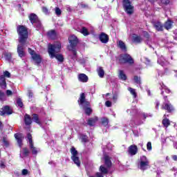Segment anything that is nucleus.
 <instances>
[{
    "instance_id": "37998d69",
    "label": "nucleus",
    "mask_w": 177,
    "mask_h": 177,
    "mask_svg": "<svg viewBox=\"0 0 177 177\" xmlns=\"http://www.w3.org/2000/svg\"><path fill=\"white\" fill-rule=\"evenodd\" d=\"M147 149L148 151H151L153 147L151 146V142H148L147 144Z\"/></svg>"
},
{
    "instance_id": "1a4fd4ad",
    "label": "nucleus",
    "mask_w": 177,
    "mask_h": 177,
    "mask_svg": "<svg viewBox=\"0 0 177 177\" xmlns=\"http://www.w3.org/2000/svg\"><path fill=\"white\" fill-rule=\"evenodd\" d=\"M149 164L150 162L145 156H142L140 158V169H142V171H145V169H147V167H149Z\"/></svg>"
},
{
    "instance_id": "0e129e2a",
    "label": "nucleus",
    "mask_w": 177,
    "mask_h": 177,
    "mask_svg": "<svg viewBox=\"0 0 177 177\" xmlns=\"http://www.w3.org/2000/svg\"><path fill=\"white\" fill-rule=\"evenodd\" d=\"M172 159L174 160V161H177V156L176 155H174L172 156Z\"/></svg>"
},
{
    "instance_id": "a878e982",
    "label": "nucleus",
    "mask_w": 177,
    "mask_h": 177,
    "mask_svg": "<svg viewBox=\"0 0 177 177\" xmlns=\"http://www.w3.org/2000/svg\"><path fill=\"white\" fill-rule=\"evenodd\" d=\"M133 42H135L136 44H140L142 41H143V39L139 35H137L136 34H133Z\"/></svg>"
},
{
    "instance_id": "2f4dec72",
    "label": "nucleus",
    "mask_w": 177,
    "mask_h": 177,
    "mask_svg": "<svg viewBox=\"0 0 177 177\" xmlns=\"http://www.w3.org/2000/svg\"><path fill=\"white\" fill-rule=\"evenodd\" d=\"M97 74L100 78H103V77H104V70H103L102 67L98 68Z\"/></svg>"
},
{
    "instance_id": "2eb2a0df",
    "label": "nucleus",
    "mask_w": 177,
    "mask_h": 177,
    "mask_svg": "<svg viewBox=\"0 0 177 177\" xmlns=\"http://www.w3.org/2000/svg\"><path fill=\"white\" fill-rule=\"evenodd\" d=\"M128 153L130 156H136L138 154V146L131 145L128 147Z\"/></svg>"
},
{
    "instance_id": "c03bdc74",
    "label": "nucleus",
    "mask_w": 177,
    "mask_h": 177,
    "mask_svg": "<svg viewBox=\"0 0 177 177\" xmlns=\"http://www.w3.org/2000/svg\"><path fill=\"white\" fill-rule=\"evenodd\" d=\"M81 140L83 143H86L88 142V136L83 135L82 136Z\"/></svg>"
},
{
    "instance_id": "393cba45",
    "label": "nucleus",
    "mask_w": 177,
    "mask_h": 177,
    "mask_svg": "<svg viewBox=\"0 0 177 177\" xmlns=\"http://www.w3.org/2000/svg\"><path fill=\"white\" fill-rule=\"evenodd\" d=\"M78 80L80 82H88L89 79L85 73H80L78 76Z\"/></svg>"
},
{
    "instance_id": "cd10ccee",
    "label": "nucleus",
    "mask_w": 177,
    "mask_h": 177,
    "mask_svg": "<svg viewBox=\"0 0 177 177\" xmlns=\"http://www.w3.org/2000/svg\"><path fill=\"white\" fill-rule=\"evenodd\" d=\"M162 124L165 128H168L169 125H171V122L169 121V119L165 118L162 120Z\"/></svg>"
},
{
    "instance_id": "72a5a7b5",
    "label": "nucleus",
    "mask_w": 177,
    "mask_h": 177,
    "mask_svg": "<svg viewBox=\"0 0 177 177\" xmlns=\"http://www.w3.org/2000/svg\"><path fill=\"white\" fill-rule=\"evenodd\" d=\"M30 149L32 150V154H33L34 156H37V154H38V151L37 150V148L35 147H34V144L29 145Z\"/></svg>"
},
{
    "instance_id": "7c9ffc66",
    "label": "nucleus",
    "mask_w": 177,
    "mask_h": 177,
    "mask_svg": "<svg viewBox=\"0 0 177 177\" xmlns=\"http://www.w3.org/2000/svg\"><path fill=\"white\" fill-rule=\"evenodd\" d=\"M80 32L81 34H83L84 37H88V35H89V31H88V28L85 26L82 28Z\"/></svg>"
},
{
    "instance_id": "ea45409f",
    "label": "nucleus",
    "mask_w": 177,
    "mask_h": 177,
    "mask_svg": "<svg viewBox=\"0 0 177 177\" xmlns=\"http://www.w3.org/2000/svg\"><path fill=\"white\" fill-rule=\"evenodd\" d=\"M34 26L36 27V28H41V27H42V24L41 23L39 19L34 24Z\"/></svg>"
},
{
    "instance_id": "4d7b16f0",
    "label": "nucleus",
    "mask_w": 177,
    "mask_h": 177,
    "mask_svg": "<svg viewBox=\"0 0 177 177\" xmlns=\"http://www.w3.org/2000/svg\"><path fill=\"white\" fill-rule=\"evenodd\" d=\"M6 166L5 165V162H3V161L1 162V164H0V167L3 169H5Z\"/></svg>"
},
{
    "instance_id": "5fc2aeb1",
    "label": "nucleus",
    "mask_w": 177,
    "mask_h": 177,
    "mask_svg": "<svg viewBox=\"0 0 177 177\" xmlns=\"http://www.w3.org/2000/svg\"><path fill=\"white\" fill-rule=\"evenodd\" d=\"M6 93L7 96H12V95H13V92H12V91H10V90H7L6 91Z\"/></svg>"
},
{
    "instance_id": "603ef678",
    "label": "nucleus",
    "mask_w": 177,
    "mask_h": 177,
    "mask_svg": "<svg viewBox=\"0 0 177 177\" xmlns=\"http://www.w3.org/2000/svg\"><path fill=\"white\" fill-rule=\"evenodd\" d=\"M28 174V170L26 169H24L21 171V175L26 176Z\"/></svg>"
},
{
    "instance_id": "c85d7f7f",
    "label": "nucleus",
    "mask_w": 177,
    "mask_h": 177,
    "mask_svg": "<svg viewBox=\"0 0 177 177\" xmlns=\"http://www.w3.org/2000/svg\"><path fill=\"white\" fill-rule=\"evenodd\" d=\"M109 120L107 118L103 117L101 118V124L103 127H108Z\"/></svg>"
},
{
    "instance_id": "680f3d73",
    "label": "nucleus",
    "mask_w": 177,
    "mask_h": 177,
    "mask_svg": "<svg viewBox=\"0 0 177 177\" xmlns=\"http://www.w3.org/2000/svg\"><path fill=\"white\" fill-rule=\"evenodd\" d=\"M165 91L166 93H171V90H169V88H166L165 89Z\"/></svg>"
},
{
    "instance_id": "f03ea898",
    "label": "nucleus",
    "mask_w": 177,
    "mask_h": 177,
    "mask_svg": "<svg viewBox=\"0 0 177 177\" xmlns=\"http://www.w3.org/2000/svg\"><path fill=\"white\" fill-rule=\"evenodd\" d=\"M77 103L84 110L86 115H91L92 114L93 110L91 108V102L86 100L85 93H80Z\"/></svg>"
},
{
    "instance_id": "a18cd8bd",
    "label": "nucleus",
    "mask_w": 177,
    "mask_h": 177,
    "mask_svg": "<svg viewBox=\"0 0 177 177\" xmlns=\"http://www.w3.org/2000/svg\"><path fill=\"white\" fill-rule=\"evenodd\" d=\"M55 15H57V16H60L62 15V10H60L59 7L55 8Z\"/></svg>"
},
{
    "instance_id": "6ab92c4d",
    "label": "nucleus",
    "mask_w": 177,
    "mask_h": 177,
    "mask_svg": "<svg viewBox=\"0 0 177 177\" xmlns=\"http://www.w3.org/2000/svg\"><path fill=\"white\" fill-rule=\"evenodd\" d=\"M14 136L17 141L19 147L21 148L23 147V136H21V134L19 133H15Z\"/></svg>"
},
{
    "instance_id": "338daca9",
    "label": "nucleus",
    "mask_w": 177,
    "mask_h": 177,
    "mask_svg": "<svg viewBox=\"0 0 177 177\" xmlns=\"http://www.w3.org/2000/svg\"><path fill=\"white\" fill-rule=\"evenodd\" d=\"M163 99H164L165 102H167V99H168V96L164 95V96H163Z\"/></svg>"
},
{
    "instance_id": "bf43d9fd",
    "label": "nucleus",
    "mask_w": 177,
    "mask_h": 177,
    "mask_svg": "<svg viewBox=\"0 0 177 177\" xmlns=\"http://www.w3.org/2000/svg\"><path fill=\"white\" fill-rule=\"evenodd\" d=\"M142 116H143L144 120H146V118H147V117H149V115L147 113H143Z\"/></svg>"
},
{
    "instance_id": "e2e57ef3",
    "label": "nucleus",
    "mask_w": 177,
    "mask_h": 177,
    "mask_svg": "<svg viewBox=\"0 0 177 177\" xmlns=\"http://www.w3.org/2000/svg\"><path fill=\"white\" fill-rule=\"evenodd\" d=\"M160 85L162 86V88H163L164 89H167V86H165V84H164L163 82L160 83Z\"/></svg>"
},
{
    "instance_id": "de8ad7c7",
    "label": "nucleus",
    "mask_w": 177,
    "mask_h": 177,
    "mask_svg": "<svg viewBox=\"0 0 177 177\" xmlns=\"http://www.w3.org/2000/svg\"><path fill=\"white\" fill-rule=\"evenodd\" d=\"M5 97V92H3L2 90H0V100H3V98Z\"/></svg>"
},
{
    "instance_id": "5701e85b",
    "label": "nucleus",
    "mask_w": 177,
    "mask_h": 177,
    "mask_svg": "<svg viewBox=\"0 0 177 177\" xmlns=\"http://www.w3.org/2000/svg\"><path fill=\"white\" fill-rule=\"evenodd\" d=\"M47 37L50 38V39H56V37H57V34L56 33V30H51L47 32Z\"/></svg>"
},
{
    "instance_id": "412c9836",
    "label": "nucleus",
    "mask_w": 177,
    "mask_h": 177,
    "mask_svg": "<svg viewBox=\"0 0 177 177\" xmlns=\"http://www.w3.org/2000/svg\"><path fill=\"white\" fill-rule=\"evenodd\" d=\"M28 19L31 23V24L34 25V24L39 19L38 16L35 13H31L28 16Z\"/></svg>"
},
{
    "instance_id": "c756f323",
    "label": "nucleus",
    "mask_w": 177,
    "mask_h": 177,
    "mask_svg": "<svg viewBox=\"0 0 177 177\" xmlns=\"http://www.w3.org/2000/svg\"><path fill=\"white\" fill-rule=\"evenodd\" d=\"M119 78L122 81H127V75H125L124 71H119Z\"/></svg>"
},
{
    "instance_id": "052dcab7",
    "label": "nucleus",
    "mask_w": 177,
    "mask_h": 177,
    "mask_svg": "<svg viewBox=\"0 0 177 177\" xmlns=\"http://www.w3.org/2000/svg\"><path fill=\"white\" fill-rule=\"evenodd\" d=\"M6 57L8 58V60H10L12 59V55H10V54H6Z\"/></svg>"
},
{
    "instance_id": "58836bf2",
    "label": "nucleus",
    "mask_w": 177,
    "mask_h": 177,
    "mask_svg": "<svg viewBox=\"0 0 177 177\" xmlns=\"http://www.w3.org/2000/svg\"><path fill=\"white\" fill-rule=\"evenodd\" d=\"M17 104L19 107L22 109V107H23V106H24V104H23V101L21 100V98L17 99Z\"/></svg>"
},
{
    "instance_id": "4468645a",
    "label": "nucleus",
    "mask_w": 177,
    "mask_h": 177,
    "mask_svg": "<svg viewBox=\"0 0 177 177\" xmlns=\"http://www.w3.org/2000/svg\"><path fill=\"white\" fill-rule=\"evenodd\" d=\"M99 39L102 44H107L109 42L110 37H109V35L105 32H101L99 35Z\"/></svg>"
},
{
    "instance_id": "69168bd1",
    "label": "nucleus",
    "mask_w": 177,
    "mask_h": 177,
    "mask_svg": "<svg viewBox=\"0 0 177 177\" xmlns=\"http://www.w3.org/2000/svg\"><path fill=\"white\" fill-rule=\"evenodd\" d=\"M3 128V124H2V122L0 121V131Z\"/></svg>"
},
{
    "instance_id": "9b49d317",
    "label": "nucleus",
    "mask_w": 177,
    "mask_h": 177,
    "mask_svg": "<svg viewBox=\"0 0 177 177\" xmlns=\"http://www.w3.org/2000/svg\"><path fill=\"white\" fill-rule=\"evenodd\" d=\"M68 42L71 45V48H76L78 45V37L75 35H72L68 37Z\"/></svg>"
},
{
    "instance_id": "20e7f679",
    "label": "nucleus",
    "mask_w": 177,
    "mask_h": 177,
    "mask_svg": "<svg viewBox=\"0 0 177 177\" xmlns=\"http://www.w3.org/2000/svg\"><path fill=\"white\" fill-rule=\"evenodd\" d=\"M104 165H101L100 167V171L102 174H109V169L113 167V162H111V157L109 155L104 156Z\"/></svg>"
},
{
    "instance_id": "8fccbe9b",
    "label": "nucleus",
    "mask_w": 177,
    "mask_h": 177,
    "mask_svg": "<svg viewBox=\"0 0 177 177\" xmlns=\"http://www.w3.org/2000/svg\"><path fill=\"white\" fill-rule=\"evenodd\" d=\"M80 8H82V9H88V8H89V6H88V4L81 3Z\"/></svg>"
},
{
    "instance_id": "09e8293b",
    "label": "nucleus",
    "mask_w": 177,
    "mask_h": 177,
    "mask_svg": "<svg viewBox=\"0 0 177 177\" xmlns=\"http://www.w3.org/2000/svg\"><path fill=\"white\" fill-rule=\"evenodd\" d=\"M69 50H71V52L75 57H77V50L75 49V48H72V49H69Z\"/></svg>"
},
{
    "instance_id": "9d476101",
    "label": "nucleus",
    "mask_w": 177,
    "mask_h": 177,
    "mask_svg": "<svg viewBox=\"0 0 177 177\" xmlns=\"http://www.w3.org/2000/svg\"><path fill=\"white\" fill-rule=\"evenodd\" d=\"M167 102H168V103H164L162 105L161 109H162V110H165L170 114H172V113H174V111H175V106H174V105H172V104L169 103V101H167Z\"/></svg>"
},
{
    "instance_id": "49530a36",
    "label": "nucleus",
    "mask_w": 177,
    "mask_h": 177,
    "mask_svg": "<svg viewBox=\"0 0 177 177\" xmlns=\"http://www.w3.org/2000/svg\"><path fill=\"white\" fill-rule=\"evenodd\" d=\"M3 77L5 78V77H6L7 78H10V73H9V71H6L3 72Z\"/></svg>"
},
{
    "instance_id": "ddd939ff",
    "label": "nucleus",
    "mask_w": 177,
    "mask_h": 177,
    "mask_svg": "<svg viewBox=\"0 0 177 177\" xmlns=\"http://www.w3.org/2000/svg\"><path fill=\"white\" fill-rule=\"evenodd\" d=\"M10 115V114H13V110L10 109V106L6 105L3 107V110L0 111V115Z\"/></svg>"
},
{
    "instance_id": "39448f33",
    "label": "nucleus",
    "mask_w": 177,
    "mask_h": 177,
    "mask_svg": "<svg viewBox=\"0 0 177 177\" xmlns=\"http://www.w3.org/2000/svg\"><path fill=\"white\" fill-rule=\"evenodd\" d=\"M119 62L120 64H129V66H132L135 64V60L132 58V56L128 53H124L120 55Z\"/></svg>"
},
{
    "instance_id": "e433bc0d",
    "label": "nucleus",
    "mask_w": 177,
    "mask_h": 177,
    "mask_svg": "<svg viewBox=\"0 0 177 177\" xmlns=\"http://www.w3.org/2000/svg\"><path fill=\"white\" fill-rule=\"evenodd\" d=\"M27 139L28 140H29V145H31V146H32V144H34V142H32V136L31 135V133H27Z\"/></svg>"
},
{
    "instance_id": "a19ab883",
    "label": "nucleus",
    "mask_w": 177,
    "mask_h": 177,
    "mask_svg": "<svg viewBox=\"0 0 177 177\" xmlns=\"http://www.w3.org/2000/svg\"><path fill=\"white\" fill-rule=\"evenodd\" d=\"M142 33L144 38H146L147 41H149L150 39V34L147 31H143Z\"/></svg>"
},
{
    "instance_id": "aec40b11",
    "label": "nucleus",
    "mask_w": 177,
    "mask_h": 177,
    "mask_svg": "<svg viewBox=\"0 0 177 177\" xmlns=\"http://www.w3.org/2000/svg\"><path fill=\"white\" fill-rule=\"evenodd\" d=\"M24 121L25 125H31V124H32V118L30 115L27 113L24 115Z\"/></svg>"
},
{
    "instance_id": "79ce46f5",
    "label": "nucleus",
    "mask_w": 177,
    "mask_h": 177,
    "mask_svg": "<svg viewBox=\"0 0 177 177\" xmlns=\"http://www.w3.org/2000/svg\"><path fill=\"white\" fill-rule=\"evenodd\" d=\"M41 10L43 13H45V15H49V10L48 9V8L43 6L41 8Z\"/></svg>"
},
{
    "instance_id": "6e6d98bb",
    "label": "nucleus",
    "mask_w": 177,
    "mask_h": 177,
    "mask_svg": "<svg viewBox=\"0 0 177 177\" xmlns=\"http://www.w3.org/2000/svg\"><path fill=\"white\" fill-rule=\"evenodd\" d=\"M105 106H106V107H111V101H106L105 102Z\"/></svg>"
},
{
    "instance_id": "4be33fe9",
    "label": "nucleus",
    "mask_w": 177,
    "mask_h": 177,
    "mask_svg": "<svg viewBox=\"0 0 177 177\" xmlns=\"http://www.w3.org/2000/svg\"><path fill=\"white\" fill-rule=\"evenodd\" d=\"M6 79L3 75L0 76V87L1 89H6Z\"/></svg>"
},
{
    "instance_id": "774afa93",
    "label": "nucleus",
    "mask_w": 177,
    "mask_h": 177,
    "mask_svg": "<svg viewBox=\"0 0 177 177\" xmlns=\"http://www.w3.org/2000/svg\"><path fill=\"white\" fill-rule=\"evenodd\" d=\"M149 2H150L151 3H154V2H156V0H148Z\"/></svg>"
},
{
    "instance_id": "f257e3e1",
    "label": "nucleus",
    "mask_w": 177,
    "mask_h": 177,
    "mask_svg": "<svg viewBox=\"0 0 177 177\" xmlns=\"http://www.w3.org/2000/svg\"><path fill=\"white\" fill-rule=\"evenodd\" d=\"M62 50V44L57 42L54 44H49L48 46V53L50 59H57L59 63L64 62V56L62 54H58Z\"/></svg>"
},
{
    "instance_id": "864d4df0",
    "label": "nucleus",
    "mask_w": 177,
    "mask_h": 177,
    "mask_svg": "<svg viewBox=\"0 0 177 177\" xmlns=\"http://www.w3.org/2000/svg\"><path fill=\"white\" fill-rule=\"evenodd\" d=\"M103 175H105V174L102 173V171H101V173L100 172H97L95 174L96 177H104Z\"/></svg>"
},
{
    "instance_id": "3c124183",
    "label": "nucleus",
    "mask_w": 177,
    "mask_h": 177,
    "mask_svg": "<svg viewBox=\"0 0 177 177\" xmlns=\"http://www.w3.org/2000/svg\"><path fill=\"white\" fill-rule=\"evenodd\" d=\"M161 3L162 5H169V0H160Z\"/></svg>"
},
{
    "instance_id": "423d86ee",
    "label": "nucleus",
    "mask_w": 177,
    "mask_h": 177,
    "mask_svg": "<svg viewBox=\"0 0 177 177\" xmlns=\"http://www.w3.org/2000/svg\"><path fill=\"white\" fill-rule=\"evenodd\" d=\"M122 6L124 12L131 16V15H133V12H135V7L132 5V2L129 0H122Z\"/></svg>"
},
{
    "instance_id": "6e6552de",
    "label": "nucleus",
    "mask_w": 177,
    "mask_h": 177,
    "mask_svg": "<svg viewBox=\"0 0 177 177\" xmlns=\"http://www.w3.org/2000/svg\"><path fill=\"white\" fill-rule=\"evenodd\" d=\"M28 52L32 56V60H34V62H35L36 64H41L42 62V58L41 57V55L37 54V53H35V50H32V48H28Z\"/></svg>"
},
{
    "instance_id": "473e14b6",
    "label": "nucleus",
    "mask_w": 177,
    "mask_h": 177,
    "mask_svg": "<svg viewBox=\"0 0 177 177\" xmlns=\"http://www.w3.org/2000/svg\"><path fill=\"white\" fill-rule=\"evenodd\" d=\"M128 91H129L131 95H132L134 98L138 97V94L136 93V90H135V88L130 87L128 88Z\"/></svg>"
},
{
    "instance_id": "4c0bfd02",
    "label": "nucleus",
    "mask_w": 177,
    "mask_h": 177,
    "mask_svg": "<svg viewBox=\"0 0 177 177\" xmlns=\"http://www.w3.org/2000/svg\"><path fill=\"white\" fill-rule=\"evenodd\" d=\"M133 80L136 84L138 85H140V84H142V82L140 81V77H139V76L135 75Z\"/></svg>"
},
{
    "instance_id": "13d9d810",
    "label": "nucleus",
    "mask_w": 177,
    "mask_h": 177,
    "mask_svg": "<svg viewBox=\"0 0 177 177\" xmlns=\"http://www.w3.org/2000/svg\"><path fill=\"white\" fill-rule=\"evenodd\" d=\"M32 96H34V93L31 91H28V97H32Z\"/></svg>"
},
{
    "instance_id": "f8f14e48",
    "label": "nucleus",
    "mask_w": 177,
    "mask_h": 177,
    "mask_svg": "<svg viewBox=\"0 0 177 177\" xmlns=\"http://www.w3.org/2000/svg\"><path fill=\"white\" fill-rule=\"evenodd\" d=\"M24 45L26 44H19L17 46V52L19 57L23 58L26 56V51H24Z\"/></svg>"
},
{
    "instance_id": "a211bd4d",
    "label": "nucleus",
    "mask_w": 177,
    "mask_h": 177,
    "mask_svg": "<svg viewBox=\"0 0 177 177\" xmlns=\"http://www.w3.org/2000/svg\"><path fill=\"white\" fill-rule=\"evenodd\" d=\"M99 121V118L97 116H95L94 118H89L87 120V124L89 127H95V124Z\"/></svg>"
},
{
    "instance_id": "b1692460",
    "label": "nucleus",
    "mask_w": 177,
    "mask_h": 177,
    "mask_svg": "<svg viewBox=\"0 0 177 177\" xmlns=\"http://www.w3.org/2000/svg\"><path fill=\"white\" fill-rule=\"evenodd\" d=\"M32 121L37 124L38 125H41V120H39V115L37 113H33L32 115Z\"/></svg>"
},
{
    "instance_id": "f3484780",
    "label": "nucleus",
    "mask_w": 177,
    "mask_h": 177,
    "mask_svg": "<svg viewBox=\"0 0 177 177\" xmlns=\"http://www.w3.org/2000/svg\"><path fill=\"white\" fill-rule=\"evenodd\" d=\"M163 27H164V28H165V30H167V31L172 29V27H174V21L168 19L165 22Z\"/></svg>"
},
{
    "instance_id": "c9c22d12",
    "label": "nucleus",
    "mask_w": 177,
    "mask_h": 177,
    "mask_svg": "<svg viewBox=\"0 0 177 177\" xmlns=\"http://www.w3.org/2000/svg\"><path fill=\"white\" fill-rule=\"evenodd\" d=\"M22 150H23L24 157H28V156L30 154V150H28V148L24 147Z\"/></svg>"
},
{
    "instance_id": "bb28decb",
    "label": "nucleus",
    "mask_w": 177,
    "mask_h": 177,
    "mask_svg": "<svg viewBox=\"0 0 177 177\" xmlns=\"http://www.w3.org/2000/svg\"><path fill=\"white\" fill-rule=\"evenodd\" d=\"M118 46L120 48V49H121V50H123L124 52H127V50H128L127 48V45H125V43H124V41L122 40L119 41Z\"/></svg>"
},
{
    "instance_id": "0eeeda50",
    "label": "nucleus",
    "mask_w": 177,
    "mask_h": 177,
    "mask_svg": "<svg viewBox=\"0 0 177 177\" xmlns=\"http://www.w3.org/2000/svg\"><path fill=\"white\" fill-rule=\"evenodd\" d=\"M71 153L72 154L71 158L74 164H75L77 167H81V161L80 160V157H78V151L75 149V147H72L71 148Z\"/></svg>"
},
{
    "instance_id": "dca6fc26",
    "label": "nucleus",
    "mask_w": 177,
    "mask_h": 177,
    "mask_svg": "<svg viewBox=\"0 0 177 177\" xmlns=\"http://www.w3.org/2000/svg\"><path fill=\"white\" fill-rule=\"evenodd\" d=\"M153 26L154 28L156 30V31H158V32L164 31V25L162 24V23H161V21H158L153 22Z\"/></svg>"
},
{
    "instance_id": "f704fd0d",
    "label": "nucleus",
    "mask_w": 177,
    "mask_h": 177,
    "mask_svg": "<svg viewBox=\"0 0 177 177\" xmlns=\"http://www.w3.org/2000/svg\"><path fill=\"white\" fill-rule=\"evenodd\" d=\"M2 142L6 147H9V141L8 140V136H3Z\"/></svg>"
},
{
    "instance_id": "7ed1b4c3",
    "label": "nucleus",
    "mask_w": 177,
    "mask_h": 177,
    "mask_svg": "<svg viewBox=\"0 0 177 177\" xmlns=\"http://www.w3.org/2000/svg\"><path fill=\"white\" fill-rule=\"evenodd\" d=\"M17 32L19 35V42L22 45H27L28 39V28L24 25H19L17 27Z\"/></svg>"
}]
</instances>
